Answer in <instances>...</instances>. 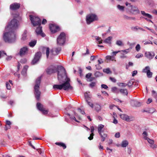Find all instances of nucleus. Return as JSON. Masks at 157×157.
I'll return each mask as SVG.
<instances>
[{
    "label": "nucleus",
    "instance_id": "f3484780",
    "mask_svg": "<svg viewBox=\"0 0 157 157\" xmlns=\"http://www.w3.org/2000/svg\"><path fill=\"white\" fill-rule=\"evenodd\" d=\"M28 48L26 47L21 48L19 54L21 56H23L26 54L28 52Z\"/></svg>",
    "mask_w": 157,
    "mask_h": 157
},
{
    "label": "nucleus",
    "instance_id": "aec40b11",
    "mask_svg": "<svg viewBox=\"0 0 157 157\" xmlns=\"http://www.w3.org/2000/svg\"><path fill=\"white\" fill-rule=\"evenodd\" d=\"M90 129L91 133L90 134V136L88 137V139L90 140H92L93 138V136L94 135L93 132L94 130V127L93 126H91L90 127Z\"/></svg>",
    "mask_w": 157,
    "mask_h": 157
},
{
    "label": "nucleus",
    "instance_id": "5fc2aeb1",
    "mask_svg": "<svg viewBox=\"0 0 157 157\" xmlns=\"http://www.w3.org/2000/svg\"><path fill=\"white\" fill-rule=\"evenodd\" d=\"M143 56V55L141 54H138L136 56V57L137 58H139L142 57Z\"/></svg>",
    "mask_w": 157,
    "mask_h": 157
},
{
    "label": "nucleus",
    "instance_id": "052dcab7",
    "mask_svg": "<svg viewBox=\"0 0 157 157\" xmlns=\"http://www.w3.org/2000/svg\"><path fill=\"white\" fill-rule=\"evenodd\" d=\"M98 64H100L103 63V61L100 58L98 60Z\"/></svg>",
    "mask_w": 157,
    "mask_h": 157
},
{
    "label": "nucleus",
    "instance_id": "e2e57ef3",
    "mask_svg": "<svg viewBox=\"0 0 157 157\" xmlns=\"http://www.w3.org/2000/svg\"><path fill=\"white\" fill-rule=\"evenodd\" d=\"M142 135L144 136V137H147L148 135L146 131H144L142 133Z\"/></svg>",
    "mask_w": 157,
    "mask_h": 157
},
{
    "label": "nucleus",
    "instance_id": "e433bc0d",
    "mask_svg": "<svg viewBox=\"0 0 157 157\" xmlns=\"http://www.w3.org/2000/svg\"><path fill=\"white\" fill-rule=\"evenodd\" d=\"M116 44L119 46H122L123 45L122 42L121 40H117L116 42Z\"/></svg>",
    "mask_w": 157,
    "mask_h": 157
},
{
    "label": "nucleus",
    "instance_id": "5701e85b",
    "mask_svg": "<svg viewBox=\"0 0 157 157\" xmlns=\"http://www.w3.org/2000/svg\"><path fill=\"white\" fill-rule=\"evenodd\" d=\"M112 39V37L110 36L106 38L104 41V42L109 44H111V40Z\"/></svg>",
    "mask_w": 157,
    "mask_h": 157
},
{
    "label": "nucleus",
    "instance_id": "603ef678",
    "mask_svg": "<svg viewBox=\"0 0 157 157\" xmlns=\"http://www.w3.org/2000/svg\"><path fill=\"white\" fill-rule=\"evenodd\" d=\"M87 104L91 107L93 108V104L92 102L88 101V100L87 101H86Z\"/></svg>",
    "mask_w": 157,
    "mask_h": 157
},
{
    "label": "nucleus",
    "instance_id": "a211bd4d",
    "mask_svg": "<svg viewBox=\"0 0 157 157\" xmlns=\"http://www.w3.org/2000/svg\"><path fill=\"white\" fill-rule=\"evenodd\" d=\"M121 118L123 120L128 122H129L132 121L129 116L125 114H121L120 115Z\"/></svg>",
    "mask_w": 157,
    "mask_h": 157
},
{
    "label": "nucleus",
    "instance_id": "1a4fd4ad",
    "mask_svg": "<svg viewBox=\"0 0 157 157\" xmlns=\"http://www.w3.org/2000/svg\"><path fill=\"white\" fill-rule=\"evenodd\" d=\"M41 53L40 52H37L35 54L34 57L31 63L33 65L37 63L40 59L41 56Z\"/></svg>",
    "mask_w": 157,
    "mask_h": 157
},
{
    "label": "nucleus",
    "instance_id": "58836bf2",
    "mask_svg": "<svg viewBox=\"0 0 157 157\" xmlns=\"http://www.w3.org/2000/svg\"><path fill=\"white\" fill-rule=\"evenodd\" d=\"M147 75L148 78H151L152 76V73L150 71H149L148 72H147Z\"/></svg>",
    "mask_w": 157,
    "mask_h": 157
},
{
    "label": "nucleus",
    "instance_id": "473e14b6",
    "mask_svg": "<svg viewBox=\"0 0 157 157\" xmlns=\"http://www.w3.org/2000/svg\"><path fill=\"white\" fill-rule=\"evenodd\" d=\"M57 145L61 147H63L64 149H65L66 148V145L63 143H59L56 142L55 143Z\"/></svg>",
    "mask_w": 157,
    "mask_h": 157
},
{
    "label": "nucleus",
    "instance_id": "bb28decb",
    "mask_svg": "<svg viewBox=\"0 0 157 157\" xmlns=\"http://www.w3.org/2000/svg\"><path fill=\"white\" fill-rule=\"evenodd\" d=\"M28 68L27 66H25L24 67L22 71H21V73L24 76H25L26 73V71L27 69Z\"/></svg>",
    "mask_w": 157,
    "mask_h": 157
},
{
    "label": "nucleus",
    "instance_id": "f8f14e48",
    "mask_svg": "<svg viewBox=\"0 0 157 157\" xmlns=\"http://www.w3.org/2000/svg\"><path fill=\"white\" fill-rule=\"evenodd\" d=\"M37 109L40 111H41L43 113L45 114L48 113V110L45 109V108L40 103H37L36 105Z\"/></svg>",
    "mask_w": 157,
    "mask_h": 157
},
{
    "label": "nucleus",
    "instance_id": "a878e982",
    "mask_svg": "<svg viewBox=\"0 0 157 157\" xmlns=\"http://www.w3.org/2000/svg\"><path fill=\"white\" fill-rule=\"evenodd\" d=\"M117 9L121 12H123L124 10L125 7L124 6L118 5L117 6Z\"/></svg>",
    "mask_w": 157,
    "mask_h": 157
},
{
    "label": "nucleus",
    "instance_id": "a18cd8bd",
    "mask_svg": "<svg viewBox=\"0 0 157 157\" xmlns=\"http://www.w3.org/2000/svg\"><path fill=\"white\" fill-rule=\"evenodd\" d=\"M123 18L125 20H130V17H128L126 15H123Z\"/></svg>",
    "mask_w": 157,
    "mask_h": 157
},
{
    "label": "nucleus",
    "instance_id": "bf43d9fd",
    "mask_svg": "<svg viewBox=\"0 0 157 157\" xmlns=\"http://www.w3.org/2000/svg\"><path fill=\"white\" fill-rule=\"evenodd\" d=\"M78 111L81 113H82V114H85V112H84V111H82V110H81V109H80V108H78Z\"/></svg>",
    "mask_w": 157,
    "mask_h": 157
},
{
    "label": "nucleus",
    "instance_id": "864d4df0",
    "mask_svg": "<svg viewBox=\"0 0 157 157\" xmlns=\"http://www.w3.org/2000/svg\"><path fill=\"white\" fill-rule=\"evenodd\" d=\"M96 69L97 70H100L101 69V67L100 66L99 64H98L95 65Z\"/></svg>",
    "mask_w": 157,
    "mask_h": 157
},
{
    "label": "nucleus",
    "instance_id": "cd10ccee",
    "mask_svg": "<svg viewBox=\"0 0 157 157\" xmlns=\"http://www.w3.org/2000/svg\"><path fill=\"white\" fill-rule=\"evenodd\" d=\"M120 91L121 93L124 95H128V93L126 89H121L120 90Z\"/></svg>",
    "mask_w": 157,
    "mask_h": 157
},
{
    "label": "nucleus",
    "instance_id": "f257e3e1",
    "mask_svg": "<svg viewBox=\"0 0 157 157\" xmlns=\"http://www.w3.org/2000/svg\"><path fill=\"white\" fill-rule=\"evenodd\" d=\"M58 68L61 71H58V79L60 83H63L60 85H54L53 88L55 90L63 89L64 90H72V87L69 83L70 79L67 78L65 69L62 66H59Z\"/></svg>",
    "mask_w": 157,
    "mask_h": 157
},
{
    "label": "nucleus",
    "instance_id": "338daca9",
    "mask_svg": "<svg viewBox=\"0 0 157 157\" xmlns=\"http://www.w3.org/2000/svg\"><path fill=\"white\" fill-rule=\"evenodd\" d=\"M110 79L113 82H115L116 81V79L114 78L110 77Z\"/></svg>",
    "mask_w": 157,
    "mask_h": 157
},
{
    "label": "nucleus",
    "instance_id": "a19ab883",
    "mask_svg": "<svg viewBox=\"0 0 157 157\" xmlns=\"http://www.w3.org/2000/svg\"><path fill=\"white\" fill-rule=\"evenodd\" d=\"M133 80H131L130 81H129L127 84V85L129 87H131L133 84Z\"/></svg>",
    "mask_w": 157,
    "mask_h": 157
},
{
    "label": "nucleus",
    "instance_id": "49530a36",
    "mask_svg": "<svg viewBox=\"0 0 157 157\" xmlns=\"http://www.w3.org/2000/svg\"><path fill=\"white\" fill-rule=\"evenodd\" d=\"M49 48H46V55L47 58H48L49 56Z\"/></svg>",
    "mask_w": 157,
    "mask_h": 157
},
{
    "label": "nucleus",
    "instance_id": "412c9836",
    "mask_svg": "<svg viewBox=\"0 0 157 157\" xmlns=\"http://www.w3.org/2000/svg\"><path fill=\"white\" fill-rule=\"evenodd\" d=\"M131 103L133 106H139L141 105V103L139 101L132 100L131 101Z\"/></svg>",
    "mask_w": 157,
    "mask_h": 157
},
{
    "label": "nucleus",
    "instance_id": "09e8293b",
    "mask_svg": "<svg viewBox=\"0 0 157 157\" xmlns=\"http://www.w3.org/2000/svg\"><path fill=\"white\" fill-rule=\"evenodd\" d=\"M92 75L91 73H89L86 75V77L87 78V80H88L91 77Z\"/></svg>",
    "mask_w": 157,
    "mask_h": 157
},
{
    "label": "nucleus",
    "instance_id": "c9c22d12",
    "mask_svg": "<svg viewBox=\"0 0 157 157\" xmlns=\"http://www.w3.org/2000/svg\"><path fill=\"white\" fill-rule=\"evenodd\" d=\"M129 52V49H127L125 50H123L120 51V52H121V53L122 54H127Z\"/></svg>",
    "mask_w": 157,
    "mask_h": 157
},
{
    "label": "nucleus",
    "instance_id": "680f3d73",
    "mask_svg": "<svg viewBox=\"0 0 157 157\" xmlns=\"http://www.w3.org/2000/svg\"><path fill=\"white\" fill-rule=\"evenodd\" d=\"M6 125H8V126H10L11 124V122L7 120L6 121Z\"/></svg>",
    "mask_w": 157,
    "mask_h": 157
},
{
    "label": "nucleus",
    "instance_id": "6e6d98bb",
    "mask_svg": "<svg viewBox=\"0 0 157 157\" xmlns=\"http://www.w3.org/2000/svg\"><path fill=\"white\" fill-rule=\"evenodd\" d=\"M6 86L7 88V89L8 90H10L11 88L10 86V85L9 83L8 82H7L6 83Z\"/></svg>",
    "mask_w": 157,
    "mask_h": 157
},
{
    "label": "nucleus",
    "instance_id": "c03bdc74",
    "mask_svg": "<svg viewBox=\"0 0 157 157\" xmlns=\"http://www.w3.org/2000/svg\"><path fill=\"white\" fill-rule=\"evenodd\" d=\"M136 49L137 52H139L140 49V46L139 44H137L135 48Z\"/></svg>",
    "mask_w": 157,
    "mask_h": 157
},
{
    "label": "nucleus",
    "instance_id": "ddd939ff",
    "mask_svg": "<svg viewBox=\"0 0 157 157\" xmlns=\"http://www.w3.org/2000/svg\"><path fill=\"white\" fill-rule=\"evenodd\" d=\"M50 30L52 33H55L59 30V27L55 25L52 24L49 26Z\"/></svg>",
    "mask_w": 157,
    "mask_h": 157
},
{
    "label": "nucleus",
    "instance_id": "ea45409f",
    "mask_svg": "<svg viewBox=\"0 0 157 157\" xmlns=\"http://www.w3.org/2000/svg\"><path fill=\"white\" fill-rule=\"evenodd\" d=\"M103 71L104 72L107 74H109L111 73V71H110V69L109 68L104 69L103 70Z\"/></svg>",
    "mask_w": 157,
    "mask_h": 157
},
{
    "label": "nucleus",
    "instance_id": "79ce46f5",
    "mask_svg": "<svg viewBox=\"0 0 157 157\" xmlns=\"http://www.w3.org/2000/svg\"><path fill=\"white\" fill-rule=\"evenodd\" d=\"M152 96L155 98H157V93L154 90L152 91Z\"/></svg>",
    "mask_w": 157,
    "mask_h": 157
},
{
    "label": "nucleus",
    "instance_id": "37998d69",
    "mask_svg": "<svg viewBox=\"0 0 157 157\" xmlns=\"http://www.w3.org/2000/svg\"><path fill=\"white\" fill-rule=\"evenodd\" d=\"M118 85L120 86L125 87L127 86V84L124 83H119Z\"/></svg>",
    "mask_w": 157,
    "mask_h": 157
},
{
    "label": "nucleus",
    "instance_id": "4c0bfd02",
    "mask_svg": "<svg viewBox=\"0 0 157 157\" xmlns=\"http://www.w3.org/2000/svg\"><path fill=\"white\" fill-rule=\"evenodd\" d=\"M149 71H150V68L149 66H146L143 70V72L144 73H147Z\"/></svg>",
    "mask_w": 157,
    "mask_h": 157
},
{
    "label": "nucleus",
    "instance_id": "dca6fc26",
    "mask_svg": "<svg viewBox=\"0 0 157 157\" xmlns=\"http://www.w3.org/2000/svg\"><path fill=\"white\" fill-rule=\"evenodd\" d=\"M131 7V12L133 14H136L139 13V11L137 7L135 6H133L132 5H130Z\"/></svg>",
    "mask_w": 157,
    "mask_h": 157
},
{
    "label": "nucleus",
    "instance_id": "69168bd1",
    "mask_svg": "<svg viewBox=\"0 0 157 157\" xmlns=\"http://www.w3.org/2000/svg\"><path fill=\"white\" fill-rule=\"evenodd\" d=\"M137 73V71H134L132 72V76L133 77Z\"/></svg>",
    "mask_w": 157,
    "mask_h": 157
},
{
    "label": "nucleus",
    "instance_id": "4468645a",
    "mask_svg": "<svg viewBox=\"0 0 157 157\" xmlns=\"http://www.w3.org/2000/svg\"><path fill=\"white\" fill-rule=\"evenodd\" d=\"M61 50L60 47L53 48L51 51V54L53 55H56L59 54Z\"/></svg>",
    "mask_w": 157,
    "mask_h": 157
},
{
    "label": "nucleus",
    "instance_id": "7c9ffc66",
    "mask_svg": "<svg viewBox=\"0 0 157 157\" xmlns=\"http://www.w3.org/2000/svg\"><path fill=\"white\" fill-rule=\"evenodd\" d=\"M144 139L147 140L148 143L150 144H154V141L152 140H151L147 137H144Z\"/></svg>",
    "mask_w": 157,
    "mask_h": 157
},
{
    "label": "nucleus",
    "instance_id": "b1692460",
    "mask_svg": "<svg viewBox=\"0 0 157 157\" xmlns=\"http://www.w3.org/2000/svg\"><path fill=\"white\" fill-rule=\"evenodd\" d=\"M95 37L96 40V42L97 43L99 44H101L102 43V40L100 37L97 36H96Z\"/></svg>",
    "mask_w": 157,
    "mask_h": 157
},
{
    "label": "nucleus",
    "instance_id": "72a5a7b5",
    "mask_svg": "<svg viewBox=\"0 0 157 157\" xmlns=\"http://www.w3.org/2000/svg\"><path fill=\"white\" fill-rule=\"evenodd\" d=\"M132 29L133 30H137L138 29H140L142 31H145V30L143 29L142 28H141V27H138V26H135L134 27H133L132 28Z\"/></svg>",
    "mask_w": 157,
    "mask_h": 157
},
{
    "label": "nucleus",
    "instance_id": "9d476101",
    "mask_svg": "<svg viewBox=\"0 0 157 157\" xmlns=\"http://www.w3.org/2000/svg\"><path fill=\"white\" fill-rule=\"evenodd\" d=\"M57 66V70L56 67L52 65L50 67H49L46 70V72L48 74H50L53 73H54L56 72V71H57L58 72V71H60L59 70L58 67L59 66Z\"/></svg>",
    "mask_w": 157,
    "mask_h": 157
},
{
    "label": "nucleus",
    "instance_id": "7ed1b4c3",
    "mask_svg": "<svg viewBox=\"0 0 157 157\" xmlns=\"http://www.w3.org/2000/svg\"><path fill=\"white\" fill-rule=\"evenodd\" d=\"M29 17L31 23L34 26L39 25L37 28L36 32L37 34H40L42 32V27L40 26L41 22L40 19L38 17L32 15H30Z\"/></svg>",
    "mask_w": 157,
    "mask_h": 157
},
{
    "label": "nucleus",
    "instance_id": "393cba45",
    "mask_svg": "<svg viewBox=\"0 0 157 157\" xmlns=\"http://www.w3.org/2000/svg\"><path fill=\"white\" fill-rule=\"evenodd\" d=\"M94 75L96 78H98L102 76L103 75V73L99 71H96L94 72Z\"/></svg>",
    "mask_w": 157,
    "mask_h": 157
},
{
    "label": "nucleus",
    "instance_id": "6ab92c4d",
    "mask_svg": "<svg viewBox=\"0 0 157 157\" xmlns=\"http://www.w3.org/2000/svg\"><path fill=\"white\" fill-rule=\"evenodd\" d=\"M145 55L148 59H151L153 58L155 54L153 52H146L145 53Z\"/></svg>",
    "mask_w": 157,
    "mask_h": 157
},
{
    "label": "nucleus",
    "instance_id": "20e7f679",
    "mask_svg": "<svg viewBox=\"0 0 157 157\" xmlns=\"http://www.w3.org/2000/svg\"><path fill=\"white\" fill-rule=\"evenodd\" d=\"M41 82V77H38L36 80L34 87V94L36 99L38 100L40 99V92L39 91V86Z\"/></svg>",
    "mask_w": 157,
    "mask_h": 157
},
{
    "label": "nucleus",
    "instance_id": "8fccbe9b",
    "mask_svg": "<svg viewBox=\"0 0 157 157\" xmlns=\"http://www.w3.org/2000/svg\"><path fill=\"white\" fill-rule=\"evenodd\" d=\"M96 85V82H91L89 84V86L90 87L93 88Z\"/></svg>",
    "mask_w": 157,
    "mask_h": 157
},
{
    "label": "nucleus",
    "instance_id": "0e129e2a",
    "mask_svg": "<svg viewBox=\"0 0 157 157\" xmlns=\"http://www.w3.org/2000/svg\"><path fill=\"white\" fill-rule=\"evenodd\" d=\"M101 87L105 89H107L108 88V86L105 84H102L101 85Z\"/></svg>",
    "mask_w": 157,
    "mask_h": 157
},
{
    "label": "nucleus",
    "instance_id": "2f4dec72",
    "mask_svg": "<svg viewBox=\"0 0 157 157\" xmlns=\"http://www.w3.org/2000/svg\"><path fill=\"white\" fill-rule=\"evenodd\" d=\"M95 109L97 112L99 111L101 109V107L100 105L98 104H96L94 105Z\"/></svg>",
    "mask_w": 157,
    "mask_h": 157
},
{
    "label": "nucleus",
    "instance_id": "0eeeda50",
    "mask_svg": "<svg viewBox=\"0 0 157 157\" xmlns=\"http://www.w3.org/2000/svg\"><path fill=\"white\" fill-rule=\"evenodd\" d=\"M66 40V35L63 32L61 33L57 38V43L61 45H63Z\"/></svg>",
    "mask_w": 157,
    "mask_h": 157
},
{
    "label": "nucleus",
    "instance_id": "13d9d810",
    "mask_svg": "<svg viewBox=\"0 0 157 157\" xmlns=\"http://www.w3.org/2000/svg\"><path fill=\"white\" fill-rule=\"evenodd\" d=\"M95 78L94 77H90L88 80H87L88 82H91L93 80H94Z\"/></svg>",
    "mask_w": 157,
    "mask_h": 157
},
{
    "label": "nucleus",
    "instance_id": "2eb2a0df",
    "mask_svg": "<svg viewBox=\"0 0 157 157\" xmlns=\"http://www.w3.org/2000/svg\"><path fill=\"white\" fill-rule=\"evenodd\" d=\"M20 7V5L19 3H14L10 5V10H15L18 9Z\"/></svg>",
    "mask_w": 157,
    "mask_h": 157
},
{
    "label": "nucleus",
    "instance_id": "39448f33",
    "mask_svg": "<svg viewBox=\"0 0 157 157\" xmlns=\"http://www.w3.org/2000/svg\"><path fill=\"white\" fill-rule=\"evenodd\" d=\"M98 16L95 14L90 13L86 16V21L88 25H90L91 23L98 21Z\"/></svg>",
    "mask_w": 157,
    "mask_h": 157
},
{
    "label": "nucleus",
    "instance_id": "f03ea898",
    "mask_svg": "<svg viewBox=\"0 0 157 157\" xmlns=\"http://www.w3.org/2000/svg\"><path fill=\"white\" fill-rule=\"evenodd\" d=\"M3 39L6 42L11 43L16 40V34L14 32L9 29H5L3 34Z\"/></svg>",
    "mask_w": 157,
    "mask_h": 157
},
{
    "label": "nucleus",
    "instance_id": "c85d7f7f",
    "mask_svg": "<svg viewBox=\"0 0 157 157\" xmlns=\"http://www.w3.org/2000/svg\"><path fill=\"white\" fill-rule=\"evenodd\" d=\"M36 43V40H32L29 43V45L30 47H33L35 46Z\"/></svg>",
    "mask_w": 157,
    "mask_h": 157
},
{
    "label": "nucleus",
    "instance_id": "6e6552de",
    "mask_svg": "<svg viewBox=\"0 0 157 157\" xmlns=\"http://www.w3.org/2000/svg\"><path fill=\"white\" fill-rule=\"evenodd\" d=\"M104 127V125L102 124H100L98 126V132L100 135L101 137L102 138L101 141H104L105 140V138L107 136V134L105 133L102 134V129Z\"/></svg>",
    "mask_w": 157,
    "mask_h": 157
},
{
    "label": "nucleus",
    "instance_id": "4be33fe9",
    "mask_svg": "<svg viewBox=\"0 0 157 157\" xmlns=\"http://www.w3.org/2000/svg\"><path fill=\"white\" fill-rule=\"evenodd\" d=\"M141 12L142 15L145 17V18H152V16L151 15L148 13H146L144 11H142Z\"/></svg>",
    "mask_w": 157,
    "mask_h": 157
},
{
    "label": "nucleus",
    "instance_id": "774afa93",
    "mask_svg": "<svg viewBox=\"0 0 157 157\" xmlns=\"http://www.w3.org/2000/svg\"><path fill=\"white\" fill-rule=\"evenodd\" d=\"M115 136L116 138H119L120 137V133L119 132L116 133L115 135Z\"/></svg>",
    "mask_w": 157,
    "mask_h": 157
},
{
    "label": "nucleus",
    "instance_id": "de8ad7c7",
    "mask_svg": "<svg viewBox=\"0 0 157 157\" xmlns=\"http://www.w3.org/2000/svg\"><path fill=\"white\" fill-rule=\"evenodd\" d=\"M112 91L113 92L117 93V89L116 87H113L112 88Z\"/></svg>",
    "mask_w": 157,
    "mask_h": 157
},
{
    "label": "nucleus",
    "instance_id": "f704fd0d",
    "mask_svg": "<svg viewBox=\"0 0 157 157\" xmlns=\"http://www.w3.org/2000/svg\"><path fill=\"white\" fill-rule=\"evenodd\" d=\"M128 142L127 140H124L122 142L121 145L123 147H125L128 145Z\"/></svg>",
    "mask_w": 157,
    "mask_h": 157
},
{
    "label": "nucleus",
    "instance_id": "4d7b16f0",
    "mask_svg": "<svg viewBox=\"0 0 157 157\" xmlns=\"http://www.w3.org/2000/svg\"><path fill=\"white\" fill-rule=\"evenodd\" d=\"M89 54V50L87 48H86V52L85 53H83L82 54V56H86L87 55Z\"/></svg>",
    "mask_w": 157,
    "mask_h": 157
},
{
    "label": "nucleus",
    "instance_id": "423d86ee",
    "mask_svg": "<svg viewBox=\"0 0 157 157\" xmlns=\"http://www.w3.org/2000/svg\"><path fill=\"white\" fill-rule=\"evenodd\" d=\"M18 21L14 18L11 21L8 25L6 27V30L9 29L10 30L14 31V30L18 28Z\"/></svg>",
    "mask_w": 157,
    "mask_h": 157
},
{
    "label": "nucleus",
    "instance_id": "9b49d317",
    "mask_svg": "<svg viewBox=\"0 0 157 157\" xmlns=\"http://www.w3.org/2000/svg\"><path fill=\"white\" fill-rule=\"evenodd\" d=\"M119 52H120V51L113 52L112 53V56H106L105 58L106 59L108 60H111L112 61L113 60L116 61L115 59V56H116V54Z\"/></svg>",
    "mask_w": 157,
    "mask_h": 157
},
{
    "label": "nucleus",
    "instance_id": "c756f323",
    "mask_svg": "<svg viewBox=\"0 0 157 157\" xmlns=\"http://www.w3.org/2000/svg\"><path fill=\"white\" fill-rule=\"evenodd\" d=\"M27 31L25 30L22 35L21 39L23 40H25L27 39Z\"/></svg>",
    "mask_w": 157,
    "mask_h": 157
},
{
    "label": "nucleus",
    "instance_id": "3c124183",
    "mask_svg": "<svg viewBox=\"0 0 157 157\" xmlns=\"http://www.w3.org/2000/svg\"><path fill=\"white\" fill-rule=\"evenodd\" d=\"M84 96L85 97L86 101H87L88 98H89V96L88 95V94L87 93H86L84 94Z\"/></svg>",
    "mask_w": 157,
    "mask_h": 157
}]
</instances>
